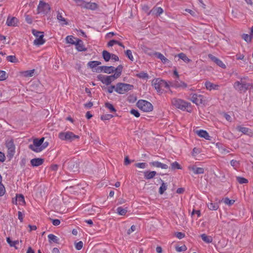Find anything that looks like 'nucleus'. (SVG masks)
<instances>
[{
	"mask_svg": "<svg viewBox=\"0 0 253 253\" xmlns=\"http://www.w3.org/2000/svg\"><path fill=\"white\" fill-rule=\"evenodd\" d=\"M197 134L201 137L204 138L207 140L210 139V136L207 131L201 129L196 131Z\"/></svg>",
	"mask_w": 253,
	"mask_h": 253,
	"instance_id": "393cba45",
	"label": "nucleus"
},
{
	"mask_svg": "<svg viewBox=\"0 0 253 253\" xmlns=\"http://www.w3.org/2000/svg\"><path fill=\"white\" fill-rule=\"evenodd\" d=\"M51 220H52V223L54 226L59 225L60 223V220H59L58 219H51Z\"/></svg>",
	"mask_w": 253,
	"mask_h": 253,
	"instance_id": "69168bd1",
	"label": "nucleus"
},
{
	"mask_svg": "<svg viewBox=\"0 0 253 253\" xmlns=\"http://www.w3.org/2000/svg\"><path fill=\"white\" fill-rule=\"evenodd\" d=\"M187 248L185 245L182 246L181 247H178L176 248V250L178 252H181L182 251H184L186 250Z\"/></svg>",
	"mask_w": 253,
	"mask_h": 253,
	"instance_id": "052dcab7",
	"label": "nucleus"
},
{
	"mask_svg": "<svg viewBox=\"0 0 253 253\" xmlns=\"http://www.w3.org/2000/svg\"><path fill=\"white\" fill-rule=\"evenodd\" d=\"M57 19L58 20V21L61 25H64L67 24V22H66L65 18H64L62 16V14L59 12H58L57 15Z\"/></svg>",
	"mask_w": 253,
	"mask_h": 253,
	"instance_id": "473e14b6",
	"label": "nucleus"
},
{
	"mask_svg": "<svg viewBox=\"0 0 253 253\" xmlns=\"http://www.w3.org/2000/svg\"><path fill=\"white\" fill-rule=\"evenodd\" d=\"M236 129L238 131L241 132L245 134L250 135L252 133L251 130L250 128L246 127H243L241 126H238L236 127Z\"/></svg>",
	"mask_w": 253,
	"mask_h": 253,
	"instance_id": "5701e85b",
	"label": "nucleus"
},
{
	"mask_svg": "<svg viewBox=\"0 0 253 253\" xmlns=\"http://www.w3.org/2000/svg\"><path fill=\"white\" fill-rule=\"evenodd\" d=\"M105 106L106 108H107L110 111V112H116V110L115 108V107L113 106V105L107 102L105 104Z\"/></svg>",
	"mask_w": 253,
	"mask_h": 253,
	"instance_id": "ea45409f",
	"label": "nucleus"
},
{
	"mask_svg": "<svg viewBox=\"0 0 253 253\" xmlns=\"http://www.w3.org/2000/svg\"><path fill=\"white\" fill-rule=\"evenodd\" d=\"M119 77V73H115L113 75L107 76H102V75H100L98 76V79L103 84H105L106 85H108Z\"/></svg>",
	"mask_w": 253,
	"mask_h": 253,
	"instance_id": "0eeeda50",
	"label": "nucleus"
},
{
	"mask_svg": "<svg viewBox=\"0 0 253 253\" xmlns=\"http://www.w3.org/2000/svg\"><path fill=\"white\" fill-rule=\"evenodd\" d=\"M84 8L90 10H95L98 7L97 3L95 2H86L84 5Z\"/></svg>",
	"mask_w": 253,
	"mask_h": 253,
	"instance_id": "a878e982",
	"label": "nucleus"
},
{
	"mask_svg": "<svg viewBox=\"0 0 253 253\" xmlns=\"http://www.w3.org/2000/svg\"><path fill=\"white\" fill-rule=\"evenodd\" d=\"M18 20L15 17H8L6 20V24L8 26L15 27L17 26Z\"/></svg>",
	"mask_w": 253,
	"mask_h": 253,
	"instance_id": "a211bd4d",
	"label": "nucleus"
},
{
	"mask_svg": "<svg viewBox=\"0 0 253 253\" xmlns=\"http://www.w3.org/2000/svg\"><path fill=\"white\" fill-rule=\"evenodd\" d=\"M75 45L76 49L79 51H85L87 49L86 48H85L83 42L80 39L77 40Z\"/></svg>",
	"mask_w": 253,
	"mask_h": 253,
	"instance_id": "6ab92c4d",
	"label": "nucleus"
},
{
	"mask_svg": "<svg viewBox=\"0 0 253 253\" xmlns=\"http://www.w3.org/2000/svg\"><path fill=\"white\" fill-rule=\"evenodd\" d=\"M150 165L151 166L156 167L158 168H161L162 169H167L168 166L166 164H164L158 161H154L150 163Z\"/></svg>",
	"mask_w": 253,
	"mask_h": 253,
	"instance_id": "4be33fe9",
	"label": "nucleus"
},
{
	"mask_svg": "<svg viewBox=\"0 0 253 253\" xmlns=\"http://www.w3.org/2000/svg\"><path fill=\"white\" fill-rule=\"evenodd\" d=\"M123 66L122 65H119L117 67V68H115V73H119V77L121 75V73L122 71Z\"/></svg>",
	"mask_w": 253,
	"mask_h": 253,
	"instance_id": "13d9d810",
	"label": "nucleus"
},
{
	"mask_svg": "<svg viewBox=\"0 0 253 253\" xmlns=\"http://www.w3.org/2000/svg\"><path fill=\"white\" fill-rule=\"evenodd\" d=\"M248 79V78L247 77H243L241 78L240 81H237L235 82L234 84V88L240 92H246L251 85L250 84L247 83L245 81Z\"/></svg>",
	"mask_w": 253,
	"mask_h": 253,
	"instance_id": "7ed1b4c3",
	"label": "nucleus"
},
{
	"mask_svg": "<svg viewBox=\"0 0 253 253\" xmlns=\"http://www.w3.org/2000/svg\"><path fill=\"white\" fill-rule=\"evenodd\" d=\"M50 9L49 5L45 2L41 0L38 6V13H42L46 14L48 13Z\"/></svg>",
	"mask_w": 253,
	"mask_h": 253,
	"instance_id": "9d476101",
	"label": "nucleus"
},
{
	"mask_svg": "<svg viewBox=\"0 0 253 253\" xmlns=\"http://www.w3.org/2000/svg\"><path fill=\"white\" fill-rule=\"evenodd\" d=\"M34 70H28L24 72V75L26 77H32L33 76Z\"/></svg>",
	"mask_w": 253,
	"mask_h": 253,
	"instance_id": "603ef678",
	"label": "nucleus"
},
{
	"mask_svg": "<svg viewBox=\"0 0 253 253\" xmlns=\"http://www.w3.org/2000/svg\"><path fill=\"white\" fill-rule=\"evenodd\" d=\"M137 76L141 79H147L148 78V74L144 72H140L137 75Z\"/></svg>",
	"mask_w": 253,
	"mask_h": 253,
	"instance_id": "864d4df0",
	"label": "nucleus"
},
{
	"mask_svg": "<svg viewBox=\"0 0 253 253\" xmlns=\"http://www.w3.org/2000/svg\"><path fill=\"white\" fill-rule=\"evenodd\" d=\"M44 137L40 139L35 138L33 140V144L29 146V148L32 151L39 153L45 149L48 145V142H44Z\"/></svg>",
	"mask_w": 253,
	"mask_h": 253,
	"instance_id": "f257e3e1",
	"label": "nucleus"
},
{
	"mask_svg": "<svg viewBox=\"0 0 253 253\" xmlns=\"http://www.w3.org/2000/svg\"><path fill=\"white\" fill-rule=\"evenodd\" d=\"M77 5L84 8L86 1L84 0H73Z\"/></svg>",
	"mask_w": 253,
	"mask_h": 253,
	"instance_id": "79ce46f5",
	"label": "nucleus"
},
{
	"mask_svg": "<svg viewBox=\"0 0 253 253\" xmlns=\"http://www.w3.org/2000/svg\"><path fill=\"white\" fill-rule=\"evenodd\" d=\"M223 202L226 205L231 206L234 203L235 201L233 200H230L229 198H226L223 200Z\"/></svg>",
	"mask_w": 253,
	"mask_h": 253,
	"instance_id": "09e8293b",
	"label": "nucleus"
},
{
	"mask_svg": "<svg viewBox=\"0 0 253 253\" xmlns=\"http://www.w3.org/2000/svg\"><path fill=\"white\" fill-rule=\"evenodd\" d=\"M68 168L74 172L77 171L79 166L78 161L76 159H72L67 163Z\"/></svg>",
	"mask_w": 253,
	"mask_h": 253,
	"instance_id": "ddd939ff",
	"label": "nucleus"
},
{
	"mask_svg": "<svg viewBox=\"0 0 253 253\" xmlns=\"http://www.w3.org/2000/svg\"><path fill=\"white\" fill-rule=\"evenodd\" d=\"M126 56L130 59L131 61H133L134 60L132 52L130 50L127 49L126 51Z\"/></svg>",
	"mask_w": 253,
	"mask_h": 253,
	"instance_id": "49530a36",
	"label": "nucleus"
},
{
	"mask_svg": "<svg viewBox=\"0 0 253 253\" xmlns=\"http://www.w3.org/2000/svg\"><path fill=\"white\" fill-rule=\"evenodd\" d=\"M114 117L113 115L111 114H105L104 115H102L101 117V119L102 120L105 121V120H109L112 118Z\"/></svg>",
	"mask_w": 253,
	"mask_h": 253,
	"instance_id": "de8ad7c7",
	"label": "nucleus"
},
{
	"mask_svg": "<svg viewBox=\"0 0 253 253\" xmlns=\"http://www.w3.org/2000/svg\"><path fill=\"white\" fill-rule=\"evenodd\" d=\"M115 71V68L113 66H100L97 68L96 72L98 73L103 72L107 74H111Z\"/></svg>",
	"mask_w": 253,
	"mask_h": 253,
	"instance_id": "4468645a",
	"label": "nucleus"
},
{
	"mask_svg": "<svg viewBox=\"0 0 253 253\" xmlns=\"http://www.w3.org/2000/svg\"><path fill=\"white\" fill-rule=\"evenodd\" d=\"M201 237L202 239L207 243H210L212 241V238L211 236H207L205 234H202Z\"/></svg>",
	"mask_w": 253,
	"mask_h": 253,
	"instance_id": "7c9ffc66",
	"label": "nucleus"
},
{
	"mask_svg": "<svg viewBox=\"0 0 253 253\" xmlns=\"http://www.w3.org/2000/svg\"><path fill=\"white\" fill-rule=\"evenodd\" d=\"M176 236L178 239H181L184 237L185 234L182 232H177L176 234Z\"/></svg>",
	"mask_w": 253,
	"mask_h": 253,
	"instance_id": "338daca9",
	"label": "nucleus"
},
{
	"mask_svg": "<svg viewBox=\"0 0 253 253\" xmlns=\"http://www.w3.org/2000/svg\"><path fill=\"white\" fill-rule=\"evenodd\" d=\"M58 137L61 140H66L69 141H73L76 139L79 138V136L75 134L71 131H62L59 133Z\"/></svg>",
	"mask_w": 253,
	"mask_h": 253,
	"instance_id": "39448f33",
	"label": "nucleus"
},
{
	"mask_svg": "<svg viewBox=\"0 0 253 253\" xmlns=\"http://www.w3.org/2000/svg\"><path fill=\"white\" fill-rule=\"evenodd\" d=\"M190 100L196 105H199L203 103L204 96L201 94H191Z\"/></svg>",
	"mask_w": 253,
	"mask_h": 253,
	"instance_id": "f8f14e48",
	"label": "nucleus"
},
{
	"mask_svg": "<svg viewBox=\"0 0 253 253\" xmlns=\"http://www.w3.org/2000/svg\"><path fill=\"white\" fill-rule=\"evenodd\" d=\"M208 57L212 61H213L220 67H221L223 69H225L226 68V65L219 58H217L216 57L213 56L211 54H209L208 55Z\"/></svg>",
	"mask_w": 253,
	"mask_h": 253,
	"instance_id": "2eb2a0df",
	"label": "nucleus"
},
{
	"mask_svg": "<svg viewBox=\"0 0 253 253\" xmlns=\"http://www.w3.org/2000/svg\"><path fill=\"white\" fill-rule=\"evenodd\" d=\"M6 241L11 247H15V245L19 243V241L18 240L12 241L9 237L6 238Z\"/></svg>",
	"mask_w": 253,
	"mask_h": 253,
	"instance_id": "c03bdc74",
	"label": "nucleus"
},
{
	"mask_svg": "<svg viewBox=\"0 0 253 253\" xmlns=\"http://www.w3.org/2000/svg\"><path fill=\"white\" fill-rule=\"evenodd\" d=\"M171 102L172 105L176 108L182 111L185 110L190 106V103L179 98H173L171 99Z\"/></svg>",
	"mask_w": 253,
	"mask_h": 253,
	"instance_id": "20e7f679",
	"label": "nucleus"
},
{
	"mask_svg": "<svg viewBox=\"0 0 253 253\" xmlns=\"http://www.w3.org/2000/svg\"><path fill=\"white\" fill-rule=\"evenodd\" d=\"M101 64V62L100 61H89L87 63V66L92 69L93 71H96V70L97 69H94L95 67H96L97 66Z\"/></svg>",
	"mask_w": 253,
	"mask_h": 253,
	"instance_id": "cd10ccee",
	"label": "nucleus"
},
{
	"mask_svg": "<svg viewBox=\"0 0 253 253\" xmlns=\"http://www.w3.org/2000/svg\"><path fill=\"white\" fill-rule=\"evenodd\" d=\"M133 88V85L130 84L118 83L116 85L115 91L119 94H124L127 91L132 89Z\"/></svg>",
	"mask_w": 253,
	"mask_h": 253,
	"instance_id": "423d86ee",
	"label": "nucleus"
},
{
	"mask_svg": "<svg viewBox=\"0 0 253 253\" xmlns=\"http://www.w3.org/2000/svg\"><path fill=\"white\" fill-rule=\"evenodd\" d=\"M152 84L158 93H162V90L169 87L168 83L159 78L155 79L152 82Z\"/></svg>",
	"mask_w": 253,
	"mask_h": 253,
	"instance_id": "f03ea898",
	"label": "nucleus"
},
{
	"mask_svg": "<svg viewBox=\"0 0 253 253\" xmlns=\"http://www.w3.org/2000/svg\"><path fill=\"white\" fill-rule=\"evenodd\" d=\"M137 107L145 112H151L153 107L151 103L144 100H139L137 103Z\"/></svg>",
	"mask_w": 253,
	"mask_h": 253,
	"instance_id": "6e6552de",
	"label": "nucleus"
},
{
	"mask_svg": "<svg viewBox=\"0 0 253 253\" xmlns=\"http://www.w3.org/2000/svg\"><path fill=\"white\" fill-rule=\"evenodd\" d=\"M135 165L137 168L140 169H145L147 167V164L146 163H138L135 164Z\"/></svg>",
	"mask_w": 253,
	"mask_h": 253,
	"instance_id": "8fccbe9b",
	"label": "nucleus"
},
{
	"mask_svg": "<svg viewBox=\"0 0 253 253\" xmlns=\"http://www.w3.org/2000/svg\"><path fill=\"white\" fill-rule=\"evenodd\" d=\"M157 174L155 171H146L144 172V178L146 179L153 178Z\"/></svg>",
	"mask_w": 253,
	"mask_h": 253,
	"instance_id": "bb28decb",
	"label": "nucleus"
},
{
	"mask_svg": "<svg viewBox=\"0 0 253 253\" xmlns=\"http://www.w3.org/2000/svg\"><path fill=\"white\" fill-rule=\"evenodd\" d=\"M209 209L210 210H217L219 207L218 204L210 202L207 204Z\"/></svg>",
	"mask_w": 253,
	"mask_h": 253,
	"instance_id": "c9c22d12",
	"label": "nucleus"
},
{
	"mask_svg": "<svg viewBox=\"0 0 253 253\" xmlns=\"http://www.w3.org/2000/svg\"><path fill=\"white\" fill-rule=\"evenodd\" d=\"M160 180L162 182V184L159 188V193L162 195L167 190V185L161 178L160 179Z\"/></svg>",
	"mask_w": 253,
	"mask_h": 253,
	"instance_id": "2f4dec72",
	"label": "nucleus"
},
{
	"mask_svg": "<svg viewBox=\"0 0 253 253\" xmlns=\"http://www.w3.org/2000/svg\"><path fill=\"white\" fill-rule=\"evenodd\" d=\"M102 56L104 60L107 62L111 59V54L106 50H104L102 52Z\"/></svg>",
	"mask_w": 253,
	"mask_h": 253,
	"instance_id": "4c0bfd02",
	"label": "nucleus"
},
{
	"mask_svg": "<svg viewBox=\"0 0 253 253\" xmlns=\"http://www.w3.org/2000/svg\"><path fill=\"white\" fill-rule=\"evenodd\" d=\"M47 237H48L49 242L50 243L52 242L54 243H57L59 240V238L57 236H55L54 235H53L52 234H49Z\"/></svg>",
	"mask_w": 253,
	"mask_h": 253,
	"instance_id": "72a5a7b5",
	"label": "nucleus"
},
{
	"mask_svg": "<svg viewBox=\"0 0 253 253\" xmlns=\"http://www.w3.org/2000/svg\"><path fill=\"white\" fill-rule=\"evenodd\" d=\"M164 12L162 8L161 7H154L148 13V15H154L156 17L160 16Z\"/></svg>",
	"mask_w": 253,
	"mask_h": 253,
	"instance_id": "dca6fc26",
	"label": "nucleus"
},
{
	"mask_svg": "<svg viewBox=\"0 0 253 253\" xmlns=\"http://www.w3.org/2000/svg\"><path fill=\"white\" fill-rule=\"evenodd\" d=\"M83 247V243L82 241H80L75 244V248L77 250H80Z\"/></svg>",
	"mask_w": 253,
	"mask_h": 253,
	"instance_id": "5fc2aeb1",
	"label": "nucleus"
},
{
	"mask_svg": "<svg viewBox=\"0 0 253 253\" xmlns=\"http://www.w3.org/2000/svg\"><path fill=\"white\" fill-rule=\"evenodd\" d=\"M242 38L247 42H251L252 39L253 38V35H248L246 34H243L242 36Z\"/></svg>",
	"mask_w": 253,
	"mask_h": 253,
	"instance_id": "e433bc0d",
	"label": "nucleus"
},
{
	"mask_svg": "<svg viewBox=\"0 0 253 253\" xmlns=\"http://www.w3.org/2000/svg\"><path fill=\"white\" fill-rule=\"evenodd\" d=\"M127 209L123 208L122 207H119L117 209V212L121 215H125L127 212Z\"/></svg>",
	"mask_w": 253,
	"mask_h": 253,
	"instance_id": "58836bf2",
	"label": "nucleus"
},
{
	"mask_svg": "<svg viewBox=\"0 0 253 253\" xmlns=\"http://www.w3.org/2000/svg\"><path fill=\"white\" fill-rule=\"evenodd\" d=\"M23 217L24 214L22 213L21 211H19L18 212V218L21 222L23 221Z\"/></svg>",
	"mask_w": 253,
	"mask_h": 253,
	"instance_id": "774afa93",
	"label": "nucleus"
},
{
	"mask_svg": "<svg viewBox=\"0 0 253 253\" xmlns=\"http://www.w3.org/2000/svg\"><path fill=\"white\" fill-rule=\"evenodd\" d=\"M236 179L240 184H245L248 183V180L244 177L238 176Z\"/></svg>",
	"mask_w": 253,
	"mask_h": 253,
	"instance_id": "37998d69",
	"label": "nucleus"
},
{
	"mask_svg": "<svg viewBox=\"0 0 253 253\" xmlns=\"http://www.w3.org/2000/svg\"><path fill=\"white\" fill-rule=\"evenodd\" d=\"M6 146L7 148V156L9 157H12L15 152V146L13 140L10 139L6 141Z\"/></svg>",
	"mask_w": 253,
	"mask_h": 253,
	"instance_id": "9b49d317",
	"label": "nucleus"
},
{
	"mask_svg": "<svg viewBox=\"0 0 253 253\" xmlns=\"http://www.w3.org/2000/svg\"><path fill=\"white\" fill-rule=\"evenodd\" d=\"M131 114L133 115L136 117H139L140 116V114L138 110L135 109H131L130 111Z\"/></svg>",
	"mask_w": 253,
	"mask_h": 253,
	"instance_id": "6e6d98bb",
	"label": "nucleus"
},
{
	"mask_svg": "<svg viewBox=\"0 0 253 253\" xmlns=\"http://www.w3.org/2000/svg\"><path fill=\"white\" fill-rule=\"evenodd\" d=\"M136 230V226L134 225H132L131 227L127 231V234L130 235L132 232Z\"/></svg>",
	"mask_w": 253,
	"mask_h": 253,
	"instance_id": "0e129e2a",
	"label": "nucleus"
},
{
	"mask_svg": "<svg viewBox=\"0 0 253 253\" xmlns=\"http://www.w3.org/2000/svg\"><path fill=\"white\" fill-rule=\"evenodd\" d=\"M205 172L204 169L203 168L197 167L196 171H195V174H203Z\"/></svg>",
	"mask_w": 253,
	"mask_h": 253,
	"instance_id": "4d7b16f0",
	"label": "nucleus"
},
{
	"mask_svg": "<svg viewBox=\"0 0 253 253\" xmlns=\"http://www.w3.org/2000/svg\"><path fill=\"white\" fill-rule=\"evenodd\" d=\"M6 59L11 63H17L18 62V60L14 55H9L6 57Z\"/></svg>",
	"mask_w": 253,
	"mask_h": 253,
	"instance_id": "a19ab883",
	"label": "nucleus"
},
{
	"mask_svg": "<svg viewBox=\"0 0 253 253\" xmlns=\"http://www.w3.org/2000/svg\"><path fill=\"white\" fill-rule=\"evenodd\" d=\"M171 85L174 88H185L187 87L185 83L180 81H175Z\"/></svg>",
	"mask_w": 253,
	"mask_h": 253,
	"instance_id": "412c9836",
	"label": "nucleus"
},
{
	"mask_svg": "<svg viewBox=\"0 0 253 253\" xmlns=\"http://www.w3.org/2000/svg\"><path fill=\"white\" fill-rule=\"evenodd\" d=\"M31 164L33 167H38L43 163V159L42 158H34L31 160Z\"/></svg>",
	"mask_w": 253,
	"mask_h": 253,
	"instance_id": "b1692460",
	"label": "nucleus"
},
{
	"mask_svg": "<svg viewBox=\"0 0 253 253\" xmlns=\"http://www.w3.org/2000/svg\"><path fill=\"white\" fill-rule=\"evenodd\" d=\"M32 34L36 37L34 41V45L40 46L42 45L45 42V41L43 39L44 35L43 32L33 29L32 30Z\"/></svg>",
	"mask_w": 253,
	"mask_h": 253,
	"instance_id": "1a4fd4ad",
	"label": "nucleus"
},
{
	"mask_svg": "<svg viewBox=\"0 0 253 253\" xmlns=\"http://www.w3.org/2000/svg\"><path fill=\"white\" fill-rule=\"evenodd\" d=\"M149 55L152 56V55H155L158 58L160 59L162 62L164 64L169 63L170 62L169 60L167 59L166 57H165L163 54H162L160 52H154L152 53H148Z\"/></svg>",
	"mask_w": 253,
	"mask_h": 253,
	"instance_id": "f3484780",
	"label": "nucleus"
},
{
	"mask_svg": "<svg viewBox=\"0 0 253 253\" xmlns=\"http://www.w3.org/2000/svg\"><path fill=\"white\" fill-rule=\"evenodd\" d=\"M17 202L19 205H23L25 204L24 197L22 195H19L16 196V204H17Z\"/></svg>",
	"mask_w": 253,
	"mask_h": 253,
	"instance_id": "f704fd0d",
	"label": "nucleus"
},
{
	"mask_svg": "<svg viewBox=\"0 0 253 253\" xmlns=\"http://www.w3.org/2000/svg\"><path fill=\"white\" fill-rule=\"evenodd\" d=\"M5 193V188L1 183H0V196H2Z\"/></svg>",
	"mask_w": 253,
	"mask_h": 253,
	"instance_id": "bf43d9fd",
	"label": "nucleus"
},
{
	"mask_svg": "<svg viewBox=\"0 0 253 253\" xmlns=\"http://www.w3.org/2000/svg\"><path fill=\"white\" fill-rule=\"evenodd\" d=\"M177 56L185 62L189 63L191 61V60L188 58V57L184 53H180L178 54Z\"/></svg>",
	"mask_w": 253,
	"mask_h": 253,
	"instance_id": "c756f323",
	"label": "nucleus"
},
{
	"mask_svg": "<svg viewBox=\"0 0 253 253\" xmlns=\"http://www.w3.org/2000/svg\"><path fill=\"white\" fill-rule=\"evenodd\" d=\"M230 164L232 167H233L235 168L238 167L239 166L238 162L234 160H232L230 161Z\"/></svg>",
	"mask_w": 253,
	"mask_h": 253,
	"instance_id": "680f3d73",
	"label": "nucleus"
},
{
	"mask_svg": "<svg viewBox=\"0 0 253 253\" xmlns=\"http://www.w3.org/2000/svg\"><path fill=\"white\" fill-rule=\"evenodd\" d=\"M205 86L206 89L210 91L211 90H218L219 87V85L217 84H214L209 81H206L205 82Z\"/></svg>",
	"mask_w": 253,
	"mask_h": 253,
	"instance_id": "aec40b11",
	"label": "nucleus"
},
{
	"mask_svg": "<svg viewBox=\"0 0 253 253\" xmlns=\"http://www.w3.org/2000/svg\"><path fill=\"white\" fill-rule=\"evenodd\" d=\"M6 78V72L4 71H0V81H4Z\"/></svg>",
	"mask_w": 253,
	"mask_h": 253,
	"instance_id": "3c124183",
	"label": "nucleus"
},
{
	"mask_svg": "<svg viewBox=\"0 0 253 253\" xmlns=\"http://www.w3.org/2000/svg\"><path fill=\"white\" fill-rule=\"evenodd\" d=\"M77 39V38H75L73 36H68L66 38L67 43L74 45H75Z\"/></svg>",
	"mask_w": 253,
	"mask_h": 253,
	"instance_id": "c85d7f7f",
	"label": "nucleus"
},
{
	"mask_svg": "<svg viewBox=\"0 0 253 253\" xmlns=\"http://www.w3.org/2000/svg\"><path fill=\"white\" fill-rule=\"evenodd\" d=\"M171 169H181L180 166L177 162H174L172 163L171 164Z\"/></svg>",
	"mask_w": 253,
	"mask_h": 253,
	"instance_id": "a18cd8bd",
	"label": "nucleus"
},
{
	"mask_svg": "<svg viewBox=\"0 0 253 253\" xmlns=\"http://www.w3.org/2000/svg\"><path fill=\"white\" fill-rule=\"evenodd\" d=\"M119 43V41H116V40H111L107 44V45L108 46H113L114 44H118Z\"/></svg>",
	"mask_w": 253,
	"mask_h": 253,
	"instance_id": "e2e57ef3",
	"label": "nucleus"
}]
</instances>
